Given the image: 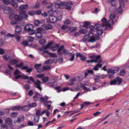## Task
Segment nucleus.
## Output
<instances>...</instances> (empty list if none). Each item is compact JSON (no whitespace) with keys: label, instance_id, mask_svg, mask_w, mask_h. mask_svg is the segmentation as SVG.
<instances>
[{"label":"nucleus","instance_id":"nucleus-8","mask_svg":"<svg viewBox=\"0 0 129 129\" xmlns=\"http://www.w3.org/2000/svg\"><path fill=\"white\" fill-rule=\"evenodd\" d=\"M15 78L17 79L19 78H22L23 79H28L29 77L28 76L24 75H18L15 76Z\"/></svg>","mask_w":129,"mask_h":129},{"label":"nucleus","instance_id":"nucleus-25","mask_svg":"<svg viewBox=\"0 0 129 129\" xmlns=\"http://www.w3.org/2000/svg\"><path fill=\"white\" fill-rule=\"evenodd\" d=\"M11 5L13 6L15 8H16L18 6V5L16 3V0H11Z\"/></svg>","mask_w":129,"mask_h":129},{"label":"nucleus","instance_id":"nucleus-47","mask_svg":"<svg viewBox=\"0 0 129 129\" xmlns=\"http://www.w3.org/2000/svg\"><path fill=\"white\" fill-rule=\"evenodd\" d=\"M95 81V82H98L100 80V77L99 76H96L94 78Z\"/></svg>","mask_w":129,"mask_h":129},{"label":"nucleus","instance_id":"nucleus-27","mask_svg":"<svg viewBox=\"0 0 129 129\" xmlns=\"http://www.w3.org/2000/svg\"><path fill=\"white\" fill-rule=\"evenodd\" d=\"M36 37L39 39L43 37L42 35L40 32H37L36 33Z\"/></svg>","mask_w":129,"mask_h":129},{"label":"nucleus","instance_id":"nucleus-36","mask_svg":"<svg viewBox=\"0 0 129 129\" xmlns=\"http://www.w3.org/2000/svg\"><path fill=\"white\" fill-rule=\"evenodd\" d=\"M90 25V23L89 22L86 21L83 25V27L86 28H87Z\"/></svg>","mask_w":129,"mask_h":129},{"label":"nucleus","instance_id":"nucleus-59","mask_svg":"<svg viewBox=\"0 0 129 129\" xmlns=\"http://www.w3.org/2000/svg\"><path fill=\"white\" fill-rule=\"evenodd\" d=\"M20 13L22 16L25 15L26 14V12L25 11H23V10H20Z\"/></svg>","mask_w":129,"mask_h":129},{"label":"nucleus","instance_id":"nucleus-31","mask_svg":"<svg viewBox=\"0 0 129 129\" xmlns=\"http://www.w3.org/2000/svg\"><path fill=\"white\" fill-rule=\"evenodd\" d=\"M42 80L44 83L47 82L49 80V77L48 76L43 77L42 79Z\"/></svg>","mask_w":129,"mask_h":129},{"label":"nucleus","instance_id":"nucleus-57","mask_svg":"<svg viewBox=\"0 0 129 129\" xmlns=\"http://www.w3.org/2000/svg\"><path fill=\"white\" fill-rule=\"evenodd\" d=\"M27 106H25L23 107H22L21 110L23 111H27L28 110L27 108Z\"/></svg>","mask_w":129,"mask_h":129},{"label":"nucleus","instance_id":"nucleus-12","mask_svg":"<svg viewBox=\"0 0 129 129\" xmlns=\"http://www.w3.org/2000/svg\"><path fill=\"white\" fill-rule=\"evenodd\" d=\"M115 79L116 81L117 85H120L122 82V79L119 77H117Z\"/></svg>","mask_w":129,"mask_h":129},{"label":"nucleus","instance_id":"nucleus-45","mask_svg":"<svg viewBox=\"0 0 129 129\" xmlns=\"http://www.w3.org/2000/svg\"><path fill=\"white\" fill-rule=\"evenodd\" d=\"M53 43V42H51L47 44L46 46H45L46 47H45V48L46 49H47V48H49L50 47L51 45Z\"/></svg>","mask_w":129,"mask_h":129},{"label":"nucleus","instance_id":"nucleus-40","mask_svg":"<svg viewBox=\"0 0 129 129\" xmlns=\"http://www.w3.org/2000/svg\"><path fill=\"white\" fill-rule=\"evenodd\" d=\"M96 32L97 34L99 35H101L103 32V30L101 29L97 30Z\"/></svg>","mask_w":129,"mask_h":129},{"label":"nucleus","instance_id":"nucleus-32","mask_svg":"<svg viewBox=\"0 0 129 129\" xmlns=\"http://www.w3.org/2000/svg\"><path fill=\"white\" fill-rule=\"evenodd\" d=\"M0 129H8V126L6 124H2L0 125Z\"/></svg>","mask_w":129,"mask_h":129},{"label":"nucleus","instance_id":"nucleus-2","mask_svg":"<svg viewBox=\"0 0 129 129\" xmlns=\"http://www.w3.org/2000/svg\"><path fill=\"white\" fill-rule=\"evenodd\" d=\"M29 79L30 80L33 82L34 84L36 85V87L40 90H41L42 88L40 87L41 86V82L38 79H37L36 81L33 79L32 77H30Z\"/></svg>","mask_w":129,"mask_h":129},{"label":"nucleus","instance_id":"nucleus-50","mask_svg":"<svg viewBox=\"0 0 129 129\" xmlns=\"http://www.w3.org/2000/svg\"><path fill=\"white\" fill-rule=\"evenodd\" d=\"M20 73V72L18 69H17L15 71L14 73V76L19 75Z\"/></svg>","mask_w":129,"mask_h":129},{"label":"nucleus","instance_id":"nucleus-52","mask_svg":"<svg viewBox=\"0 0 129 129\" xmlns=\"http://www.w3.org/2000/svg\"><path fill=\"white\" fill-rule=\"evenodd\" d=\"M125 74V72L124 70H121L119 73V75L120 76H123Z\"/></svg>","mask_w":129,"mask_h":129},{"label":"nucleus","instance_id":"nucleus-7","mask_svg":"<svg viewBox=\"0 0 129 129\" xmlns=\"http://www.w3.org/2000/svg\"><path fill=\"white\" fill-rule=\"evenodd\" d=\"M88 36L89 38V39L88 41V42L93 43L96 41V39L95 37L93 36V34H90V36L88 35Z\"/></svg>","mask_w":129,"mask_h":129},{"label":"nucleus","instance_id":"nucleus-58","mask_svg":"<svg viewBox=\"0 0 129 129\" xmlns=\"http://www.w3.org/2000/svg\"><path fill=\"white\" fill-rule=\"evenodd\" d=\"M50 66H43V69L44 70H47L49 69H50Z\"/></svg>","mask_w":129,"mask_h":129},{"label":"nucleus","instance_id":"nucleus-44","mask_svg":"<svg viewBox=\"0 0 129 129\" xmlns=\"http://www.w3.org/2000/svg\"><path fill=\"white\" fill-rule=\"evenodd\" d=\"M110 84L111 85H114L116 84V81L115 79L110 81Z\"/></svg>","mask_w":129,"mask_h":129},{"label":"nucleus","instance_id":"nucleus-63","mask_svg":"<svg viewBox=\"0 0 129 129\" xmlns=\"http://www.w3.org/2000/svg\"><path fill=\"white\" fill-rule=\"evenodd\" d=\"M10 23L12 25H15L17 23V22L14 20H12L10 22Z\"/></svg>","mask_w":129,"mask_h":129},{"label":"nucleus","instance_id":"nucleus-16","mask_svg":"<svg viewBox=\"0 0 129 129\" xmlns=\"http://www.w3.org/2000/svg\"><path fill=\"white\" fill-rule=\"evenodd\" d=\"M64 48V46L63 45H62L58 49L57 52L58 55H62V53L60 51H61L63 50Z\"/></svg>","mask_w":129,"mask_h":129},{"label":"nucleus","instance_id":"nucleus-20","mask_svg":"<svg viewBox=\"0 0 129 129\" xmlns=\"http://www.w3.org/2000/svg\"><path fill=\"white\" fill-rule=\"evenodd\" d=\"M28 6L27 4L25 5H21L19 7V9L20 10H26L28 9Z\"/></svg>","mask_w":129,"mask_h":129},{"label":"nucleus","instance_id":"nucleus-10","mask_svg":"<svg viewBox=\"0 0 129 129\" xmlns=\"http://www.w3.org/2000/svg\"><path fill=\"white\" fill-rule=\"evenodd\" d=\"M33 25L28 24H27L24 27V30L26 31H28L31 28L33 29Z\"/></svg>","mask_w":129,"mask_h":129},{"label":"nucleus","instance_id":"nucleus-53","mask_svg":"<svg viewBox=\"0 0 129 129\" xmlns=\"http://www.w3.org/2000/svg\"><path fill=\"white\" fill-rule=\"evenodd\" d=\"M36 76L37 78H42V79L43 77L44 76V75L43 74H39L37 75Z\"/></svg>","mask_w":129,"mask_h":129},{"label":"nucleus","instance_id":"nucleus-5","mask_svg":"<svg viewBox=\"0 0 129 129\" xmlns=\"http://www.w3.org/2000/svg\"><path fill=\"white\" fill-rule=\"evenodd\" d=\"M102 23L101 25L102 29L104 30L107 29V19L105 18H103L101 20Z\"/></svg>","mask_w":129,"mask_h":129},{"label":"nucleus","instance_id":"nucleus-56","mask_svg":"<svg viewBox=\"0 0 129 129\" xmlns=\"http://www.w3.org/2000/svg\"><path fill=\"white\" fill-rule=\"evenodd\" d=\"M28 94L29 96H32L33 94V90H30L28 92Z\"/></svg>","mask_w":129,"mask_h":129},{"label":"nucleus","instance_id":"nucleus-42","mask_svg":"<svg viewBox=\"0 0 129 129\" xmlns=\"http://www.w3.org/2000/svg\"><path fill=\"white\" fill-rule=\"evenodd\" d=\"M41 111L39 109L37 110L36 111V116H37L40 117V115H41Z\"/></svg>","mask_w":129,"mask_h":129},{"label":"nucleus","instance_id":"nucleus-26","mask_svg":"<svg viewBox=\"0 0 129 129\" xmlns=\"http://www.w3.org/2000/svg\"><path fill=\"white\" fill-rule=\"evenodd\" d=\"M24 117L23 116L20 118H18L16 120V122L18 123H19L24 120Z\"/></svg>","mask_w":129,"mask_h":129},{"label":"nucleus","instance_id":"nucleus-21","mask_svg":"<svg viewBox=\"0 0 129 129\" xmlns=\"http://www.w3.org/2000/svg\"><path fill=\"white\" fill-rule=\"evenodd\" d=\"M51 8V10H50L48 11L47 13L48 14L52 13V12H56L57 10V8L55 6H52Z\"/></svg>","mask_w":129,"mask_h":129},{"label":"nucleus","instance_id":"nucleus-60","mask_svg":"<svg viewBox=\"0 0 129 129\" xmlns=\"http://www.w3.org/2000/svg\"><path fill=\"white\" fill-rule=\"evenodd\" d=\"M64 6V8L65 9L68 10H71V7L70 6H68V5H65L64 6Z\"/></svg>","mask_w":129,"mask_h":129},{"label":"nucleus","instance_id":"nucleus-55","mask_svg":"<svg viewBox=\"0 0 129 129\" xmlns=\"http://www.w3.org/2000/svg\"><path fill=\"white\" fill-rule=\"evenodd\" d=\"M41 64H36L35 65L34 68L37 70L39 68V67L41 66Z\"/></svg>","mask_w":129,"mask_h":129},{"label":"nucleus","instance_id":"nucleus-49","mask_svg":"<svg viewBox=\"0 0 129 129\" xmlns=\"http://www.w3.org/2000/svg\"><path fill=\"white\" fill-rule=\"evenodd\" d=\"M24 88L26 90H28L30 88V86L29 85L26 84L24 85Z\"/></svg>","mask_w":129,"mask_h":129},{"label":"nucleus","instance_id":"nucleus-48","mask_svg":"<svg viewBox=\"0 0 129 129\" xmlns=\"http://www.w3.org/2000/svg\"><path fill=\"white\" fill-rule=\"evenodd\" d=\"M49 55L51 57H57L55 53H49Z\"/></svg>","mask_w":129,"mask_h":129},{"label":"nucleus","instance_id":"nucleus-15","mask_svg":"<svg viewBox=\"0 0 129 129\" xmlns=\"http://www.w3.org/2000/svg\"><path fill=\"white\" fill-rule=\"evenodd\" d=\"M59 46V44H56L55 46L50 47V49L53 51H55Z\"/></svg>","mask_w":129,"mask_h":129},{"label":"nucleus","instance_id":"nucleus-13","mask_svg":"<svg viewBox=\"0 0 129 129\" xmlns=\"http://www.w3.org/2000/svg\"><path fill=\"white\" fill-rule=\"evenodd\" d=\"M15 19L16 21H20L22 20V18L21 15L16 14L15 16Z\"/></svg>","mask_w":129,"mask_h":129},{"label":"nucleus","instance_id":"nucleus-64","mask_svg":"<svg viewBox=\"0 0 129 129\" xmlns=\"http://www.w3.org/2000/svg\"><path fill=\"white\" fill-rule=\"evenodd\" d=\"M17 113L15 112H14L12 113L11 114V116L12 117H16V116H17Z\"/></svg>","mask_w":129,"mask_h":129},{"label":"nucleus","instance_id":"nucleus-4","mask_svg":"<svg viewBox=\"0 0 129 129\" xmlns=\"http://www.w3.org/2000/svg\"><path fill=\"white\" fill-rule=\"evenodd\" d=\"M54 4L56 6H58V7L60 9H62L63 8V6L65 5L64 1L62 2L59 0H57L54 2Z\"/></svg>","mask_w":129,"mask_h":129},{"label":"nucleus","instance_id":"nucleus-3","mask_svg":"<svg viewBox=\"0 0 129 129\" xmlns=\"http://www.w3.org/2000/svg\"><path fill=\"white\" fill-rule=\"evenodd\" d=\"M0 9L3 10L4 13L5 14H8L11 13L12 10L11 8L6 7L4 5L0 6Z\"/></svg>","mask_w":129,"mask_h":129},{"label":"nucleus","instance_id":"nucleus-17","mask_svg":"<svg viewBox=\"0 0 129 129\" xmlns=\"http://www.w3.org/2000/svg\"><path fill=\"white\" fill-rule=\"evenodd\" d=\"M62 53L66 55H68L69 56H72L73 54L70 52H68V50L66 49H64L63 50Z\"/></svg>","mask_w":129,"mask_h":129},{"label":"nucleus","instance_id":"nucleus-37","mask_svg":"<svg viewBox=\"0 0 129 129\" xmlns=\"http://www.w3.org/2000/svg\"><path fill=\"white\" fill-rule=\"evenodd\" d=\"M34 40V38L33 37L29 36L27 38V40L28 42H32Z\"/></svg>","mask_w":129,"mask_h":129},{"label":"nucleus","instance_id":"nucleus-43","mask_svg":"<svg viewBox=\"0 0 129 129\" xmlns=\"http://www.w3.org/2000/svg\"><path fill=\"white\" fill-rule=\"evenodd\" d=\"M55 89L57 90L58 93H59L62 91V90L60 89V87L59 86H58L55 87Z\"/></svg>","mask_w":129,"mask_h":129},{"label":"nucleus","instance_id":"nucleus-54","mask_svg":"<svg viewBox=\"0 0 129 129\" xmlns=\"http://www.w3.org/2000/svg\"><path fill=\"white\" fill-rule=\"evenodd\" d=\"M28 41H23L22 43V45H24L25 46H27L28 44Z\"/></svg>","mask_w":129,"mask_h":129},{"label":"nucleus","instance_id":"nucleus-24","mask_svg":"<svg viewBox=\"0 0 129 129\" xmlns=\"http://www.w3.org/2000/svg\"><path fill=\"white\" fill-rule=\"evenodd\" d=\"M5 123L8 125H11L12 123L11 119L9 118H7L5 120Z\"/></svg>","mask_w":129,"mask_h":129},{"label":"nucleus","instance_id":"nucleus-41","mask_svg":"<svg viewBox=\"0 0 129 129\" xmlns=\"http://www.w3.org/2000/svg\"><path fill=\"white\" fill-rule=\"evenodd\" d=\"M87 32V30L86 29H80L79 30L80 33L82 34H86Z\"/></svg>","mask_w":129,"mask_h":129},{"label":"nucleus","instance_id":"nucleus-51","mask_svg":"<svg viewBox=\"0 0 129 129\" xmlns=\"http://www.w3.org/2000/svg\"><path fill=\"white\" fill-rule=\"evenodd\" d=\"M15 15L14 13H12L9 15V18L11 19H12L14 18H15Z\"/></svg>","mask_w":129,"mask_h":129},{"label":"nucleus","instance_id":"nucleus-38","mask_svg":"<svg viewBox=\"0 0 129 129\" xmlns=\"http://www.w3.org/2000/svg\"><path fill=\"white\" fill-rule=\"evenodd\" d=\"M37 104L36 103H32L28 104V106L31 107H33L36 106Z\"/></svg>","mask_w":129,"mask_h":129},{"label":"nucleus","instance_id":"nucleus-9","mask_svg":"<svg viewBox=\"0 0 129 129\" xmlns=\"http://www.w3.org/2000/svg\"><path fill=\"white\" fill-rule=\"evenodd\" d=\"M93 104V103L90 102H87L86 101L85 102L83 103L81 105V108L79 109V110H80L82 109L85 106H88L90 104Z\"/></svg>","mask_w":129,"mask_h":129},{"label":"nucleus","instance_id":"nucleus-33","mask_svg":"<svg viewBox=\"0 0 129 129\" xmlns=\"http://www.w3.org/2000/svg\"><path fill=\"white\" fill-rule=\"evenodd\" d=\"M53 27L52 26L50 25H47L45 26V29L48 30L50 29H52Z\"/></svg>","mask_w":129,"mask_h":129},{"label":"nucleus","instance_id":"nucleus-34","mask_svg":"<svg viewBox=\"0 0 129 129\" xmlns=\"http://www.w3.org/2000/svg\"><path fill=\"white\" fill-rule=\"evenodd\" d=\"M28 33L29 35H32L36 33V31L35 30L33 29H30V30H29L28 31Z\"/></svg>","mask_w":129,"mask_h":129},{"label":"nucleus","instance_id":"nucleus-61","mask_svg":"<svg viewBox=\"0 0 129 129\" xmlns=\"http://www.w3.org/2000/svg\"><path fill=\"white\" fill-rule=\"evenodd\" d=\"M35 14V12L33 11H30L28 12V14L30 16H33Z\"/></svg>","mask_w":129,"mask_h":129},{"label":"nucleus","instance_id":"nucleus-28","mask_svg":"<svg viewBox=\"0 0 129 129\" xmlns=\"http://www.w3.org/2000/svg\"><path fill=\"white\" fill-rule=\"evenodd\" d=\"M76 80L75 78H72L70 81L71 82L70 83H68L67 84L70 85H72L74 84V82L76 81Z\"/></svg>","mask_w":129,"mask_h":129},{"label":"nucleus","instance_id":"nucleus-35","mask_svg":"<svg viewBox=\"0 0 129 129\" xmlns=\"http://www.w3.org/2000/svg\"><path fill=\"white\" fill-rule=\"evenodd\" d=\"M18 61L16 59H10L9 62L11 63L13 65V64H16L17 63Z\"/></svg>","mask_w":129,"mask_h":129},{"label":"nucleus","instance_id":"nucleus-1","mask_svg":"<svg viewBox=\"0 0 129 129\" xmlns=\"http://www.w3.org/2000/svg\"><path fill=\"white\" fill-rule=\"evenodd\" d=\"M89 58H91L92 60H87L86 62L88 63L92 62H100L102 61L101 59V56L100 55H98L96 56L95 55L91 56L89 57Z\"/></svg>","mask_w":129,"mask_h":129},{"label":"nucleus","instance_id":"nucleus-23","mask_svg":"<svg viewBox=\"0 0 129 129\" xmlns=\"http://www.w3.org/2000/svg\"><path fill=\"white\" fill-rule=\"evenodd\" d=\"M90 30L88 32V35L90 36V34H93L92 33V31H94V27L92 26H90L89 27Z\"/></svg>","mask_w":129,"mask_h":129},{"label":"nucleus","instance_id":"nucleus-14","mask_svg":"<svg viewBox=\"0 0 129 129\" xmlns=\"http://www.w3.org/2000/svg\"><path fill=\"white\" fill-rule=\"evenodd\" d=\"M22 69V70H26V71L28 73H31L32 70V69L31 68H28V67L27 66H25L23 67Z\"/></svg>","mask_w":129,"mask_h":129},{"label":"nucleus","instance_id":"nucleus-29","mask_svg":"<svg viewBox=\"0 0 129 129\" xmlns=\"http://www.w3.org/2000/svg\"><path fill=\"white\" fill-rule=\"evenodd\" d=\"M39 119L40 117H39L35 116L33 119V121L34 123H38L39 121Z\"/></svg>","mask_w":129,"mask_h":129},{"label":"nucleus","instance_id":"nucleus-62","mask_svg":"<svg viewBox=\"0 0 129 129\" xmlns=\"http://www.w3.org/2000/svg\"><path fill=\"white\" fill-rule=\"evenodd\" d=\"M119 69L120 68L118 67H115L113 69L114 71H115V73L118 72L119 70Z\"/></svg>","mask_w":129,"mask_h":129},{"label":"nucleus","instance_id":"nucleus-39","mask_svg":"<svg viewBox=\"0 0 129 129\" xmlns=\"http://www.w3.org/2000/svg\"><path fill=\"white\" fill-rule=\"evenodd\" d=\"M34 24L35 26H38L39 24H40V21L38 20H35L34 22Z\"/></svg>","mask_w":129,"mask_h":129},{"label":"nucleus","instance_id":"nucleus-30","mask_svg":"<svg viewBox=\"0 0 129 129\" xmlns=\"http://www.w3.org/2000/svg\"><path fill=\"white\" fill-rule=\"evenodd\" d=\"M107 72L108 73H111L112 75H114L115 73V72L114 71L113 69H107Z\"/></svg>","mask_w":129,"mask_h":129},{"label":"nucleus","instance_id":"nucleus-18","mask_svg":"<svg viewBox=\"0 0 129 129\" xmlns=\"http://www.w3.org/2000/svg\"><path fill=\"white\" fill-rule=\"evenodd\" d=\"M114 23V21L112 19L110 20L107 23V27L110 28L111 27V25H113Z\"/></svg>","mask_w":129,"mask_h":129},{"label":"nucleus","instance_id":"nucleus-46","mask_svg":"<svg viewBox=\"0 0 129 129\" xmlns=\"http://www.w3.org/2000/svg\"><path fill=\"white\" fill-rule=\"evenodd\" d=\"M46 42V40L44 39H42L39 41L40 44H45Z\"/></svg>","mask_w":129,"mask_h":129},{"label":"nucleus","instance_id":"nucleus-22","mask_svg":"<svg viewBox=\"0 0 129 129\" xmlns=\"http://www.w3.org/2000/svg\"><path fill=\"white\" fill-rule=\"evenodd\" d=\"M21 107L19 106H14L12 107L11 109L13 111H16L19 110Z\"/></svg>","mask_w":129,"mask_h":129},{"label":"nucleus","instance_id":"nucleus-6","mask_svg":"<svg viewBox=\"0 0 129 129\" xmlns=\"http://www.w3.org/2000/svg\"><path fill=\"white\" fill-rule=\"evenodd\" d=\"M49 21L53 23H55L57 20V18L54 15H50L49 17Z\"/></svg>","mask_w":129,"mask_h":129},{"label":"nucleus","instance_id":"nucleus-19","mask_svg":"<svg viewBox=\"0 0 129 129\" xmlns=\"http://www.w3.org/2000/svg\"><path fill=\"white\" fill-rule=\"evenodd\" d=\"M22 30V29L20 26L17 25L16 26L15 31L18 34Z\"/></svg>","mask_w":129,"mask_h":129},{"label":"nucleus","instance_id":"nucleus-11","mask_svg":"<svg viewBox=\"0 0 129 129\" xmlns=\"http://www.w3.org/2000/svg\"><path fill=\"white\" fill-rule=\"evenodd\" d=\"M119 2L120 7L118 8V10L120 12L121 11L122 9L121 7H124L125 5L122 0H119Z\"/></svg>","mask_w":129,"mask_h":129}]
</instances>
